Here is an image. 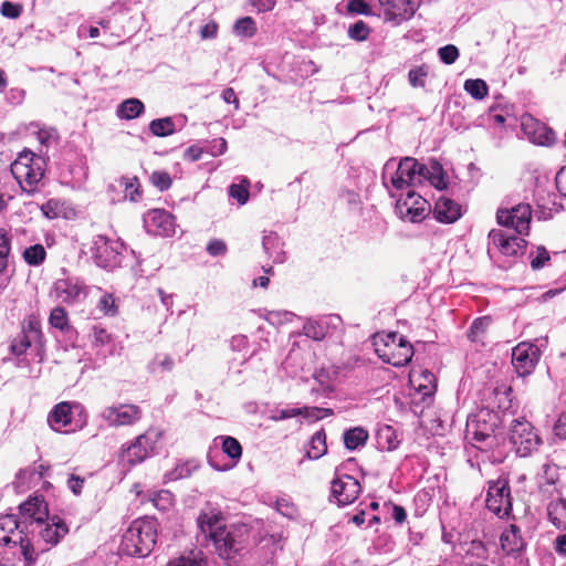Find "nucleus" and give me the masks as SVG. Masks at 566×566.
<instances>
[{"label":"nucleus","instance_id":"obj_53","mask_svg":"<svg viewBox=\"0 0 566 566\" xmlns=\"http://www.w3.org/2000/svg\"><path fill=\"white\" fill-rule=\"evenodd\" d=\"M346 9L350 13H358L365 15L371 14L370 7L365 2V0H349Z\"/></svg>","mask_w":566,"mask_h":566},{"label":"nucleus","instance_id":"obj_30","mask_svg":"<svg viewBox=\"0 0 566 566\" xmlns=\"http://www.w3.org/2000/svg\"><path fill=\"white\" fill-rule=\"evenodd\" d=\"M49 323L52 327L66 333L71 331L72 326L70 324L67 312L62 306L54 307L49 317Z\"/></svg>","mask_w":566,"mask_h":566},{"label":"nucleus","instance_id":"obj_64","mask_svg":"<svg viewBox=\"0 0 566 566\" xmlns=\"http://www.w3.org/2000/svg\"><path fill=\"white\" fill-rule=\"evenodd\" d=\"M556 186L559 192L566 197V167L562 168L556 175Z\"/></svg>","mask_w":566,"mask_h":566},{"label":"nucleus","instance_id":"obj_45","mask_svg":"<svg viewBox=\"0 0 566 566\" xmlns=\"http://www.w3.org/2000/svg\"><path fill=\"white\" fill-rule=\"evenodd\" d=\"M98 308L108 316H115L118 313V305L113 294L106 293L98 301Z\"/></svg>","mask_w":566,"mask_h":566},{"label":"nucleus","instance_id":"obj_58","mask_svg":"<svg viewBox=\"0 0 566 566\" xmlns=\"http://www.w3.org/2000/svg\"><path fill=\"white\" fill-rule=\"evenodd\" d=\"M84 483L85 479L76 474H72L67 480V485L75 495L81 494Z\"/></svg>","mask_w":566,"mask_h":566},{"label":"nucleus","instance_id":"obj_42","mask_svg":"<svg viewBox=\"0 0 566 566\" xmlns=\"http://www.w3.org/2000/svg\"><path fill=\"white\" fill-rule=\"evenodd\" d=\"M370 28L363 20L356 21L348 28V36L356 41H365L368 39Z\"/></svg>","mask_w":566,"mask_h":566},{"label":"nucleus","instance_id":"obj_44","mask_svg":"<svg viewBox=\"0 0 566 566\" xmlns=\"http://www.w3.org/2000/svg\"><path fill=\"white\" fill-rule=\"evenodd\" d=\"M22 333L29 334L33 342H41L43 338L41 323L35 316L28 318L27 324L22 328Z\"/></svg>","mask_w":566,"mask_h":566},{"label":"nucleus","instance_id":"obj_60","mask_svg":"<svg viewBox=\"0 0 566 566\" xmlns=\"http://www.w3.org/2000/svg\"><path fill=\"white\" fill-rule=\"evenodd\" d=\"M11 251V238L9 232L4 228H0V253L10 254Z\"/></svg>","mask_w":566,"mask_h":566},{"label":"nucleus","instance_id":"obj_21","mask_svg":"<svg viewBox=\"0 0 566 566\" xmlns=\"http://www.w3.org/2000/svg\"><path fill=\"white\" fill-rule=\"evenodd\" d=\"M40 210L48 219H72L76 216V211L71 203L59 198L49 199L40 207Z\"/></svg>","mask_w":566,"mask_h":566},{"label":"nucleus","instance_id":"obj_48","mask_svg":"<svg viewBox=\"0 0 566 566\" xmlns=\"http://www.w3.org/2000/svg\"><path fill=\"white\" fill-rule=\"evenodd\" d=\"M438 55L444 64H453L459 57V49L453 44H448L438 50Z\"/></svg>","mask_w":566,"mask_h":566},{"label":"nucleus","instance_id":"obj_7","mask_svg":"<svg viewBox=\"0 0 566 566\" xmlns=\"http://www.w3.org/2000/svg\"><path fill=\"white\" fill-rule=\"evenodd\" d=\"M510 442L514 446L517 454L527 457L537 450L542 440L530 421L515 419L510 428Z\"/></svg>","mask_w":566,"mask_h":566},{"label":"nucleus","instance_id":"obj_63","mask_svg":"<svg viewBox=\"0 0 566 566\" xmlns=\"http://www.w3.org/2000/svg\"><path fill=\"white\" fill-rule=\"evenodd\" d=\"M296 416H305V410L303 408H291V409H283L280 411V415L275 417V419H287L293 418Z\"/></svg>","mask_w":566,"mask_h":566},{"label":"nucleus","instance_id":"obj_5","mask_svg":"<svg viewBox=\"0 0 566 566\" xmlns=\"http://www.w3.org/2000/svg\"><path fill=\"white\" fill-rule=\"evenodd\" d=\"M499 426V415L491 410H481L468 420L467 436L473 446L480 450H488L496 444L495 430Z\"/></svg>","mask_w":566,"mask_h":566},{"label":"nucleus","instance_id":"obj_49","mask_svg":"<svg viewBox=\"0 0 566 566\" xmlns=\"http://www.w3.org/2000/svg\"><path fill=\"white\" fill-rule=\"evenodd\" d=\"M151 502L157 509L167 510L172 505V494L167 490H161L151 497Z\"/></svg>","mask_w":566,"mask_h":566},{"label":"nucleus","instance_id":"obj_59","mask_svg":"<svg viewBox=\"0 0 566 566\" xmlns=\"http://www.w3.org/2000/svg\"><path fill=\"white\" fill-rule=\"evenodd\" d=\"M304 334L307 337H311L316 340L322 339L324 337L323 329L317 324L314 323H307L304 326Z\"/></svg>","mask_w":566,"mask_h":566},{"label":"nucleus","instance_id":"obj_62","mask_svg":"<svg viewBox=\"0 0 566 566\" xmlns=\"http://www.w3.org/2000/svg\"><path fill=\"white\" fill-rule=\"evenodd\" d=\"M217 33H218V24L216 22L207 23L200 30V34H201L202 39H213L217 36Z\"/></svg>","mask_w":566,"mask_h":566},{"label":"nucleus","instance_id":"obj_23","mask_svg":"<svg viewBox=\"0 0 566 566\" xmlns=\"http://www.w3.org/2000/svg\"><path fill=\"white\" fill-rule=\"evenodd\" d=\"M20 513L35 522H43L49 516L48 505L42 496H31L19 506Z\"/></svg>","mask_w":566,"mask_h":566},{"label":"nucleus","instance_id":"obj_17","mask_svg":"<svg viewBox=\"0 0 566 566\" xmlns=\"http://www.w3.org/2000/svg\"><path fill=\"white\" fill-rule=\"evenodd\" d=\"M462 216V207L455 200L440 196L434 203L433 217L441 223H454Z\"/></svg>","mask_w":566,"mask_h":566},{"label":"nucleus","instance_id":"obj_4","mask_svg":"<svg viewBox=\"0 0 566 566\" xmlns=\"http://www.w3.org/2000/svg\"><path fill=\"white\" fill-rule=\"evenodd\" d=\"M374 346L377 356L395 367L407 365L413 356L412 345L396 332L376 334Z\"/></svg>","mask_w":566,"mask_h":566},{"label":"nucleus","instance_id":"obj_50","mask_svg":"<svg viewBox=\"0 0 566 566\" xmlns=\"http://www.w3.org/2000/svg\"><path fill=\"white\" fill-rule=\"evenodd\" d=\"M424 380L428 381V384H418V385H413L415 386V389L422 394L423 397H427V396H431L434 390H436V384L433 382V375L429 371H426L422 374ZM411 384H415V380L411 379Z\"/></svg>","mask_w":566,"mask_h":566},{"label":"nucleus","instance_id":"obj_34","mask_svg":"<svg viewBox=\"0 0 566 566\" xmlns=\"http://www.w3.org/2000/svg\"><path fill=\"white\" fill-rule=\"evenodd\" d=\"M150 132L158 137H166L175 133V123L170 117L157 118L149 124Z\"/></svg>","mask_w":566,"mask_h":566},{"label":"nucleus","instance_id":"obj_25","mask_svg":"<svg viewBox=\"0 0 566 566\" xmlns=\"http://www.w3.org/2000/svg\"><path fill=\"white\" fill-rule=\"evenodd\" d=\"M69 532V527L59 517L52 518V524H48L41 532L40 535L42 539L51 545H56L62 537H64Z\"/></svg>","mask_w":566,"mask_h":566},{"label":"nucleus","instance_id":"obj_1","mask_svg":"<svg viewBox=\"0 0 566 566\" xmlns=\"http://www.w3.org/2000/svg\"><path fill=\"white\" fill-rule=\"evenodd\" d=\"M197 522L205 536L212 541L217 555L223 560H233L249 544L248 525L240 523L226 525L220 511L201 512Z\"/></svg>","mask_w":566,"mask_h":566},{"label":"nucleus","instance_id":"obj_57","mask_svg":"<svg viewBox=\"0 0 566 566\" xmlns=\"http://www.w3.org/2000/svg\"><path fill=\"white\" fill-rule=\"evenodd\" d=\"M250 3L259 13L272 11L276 0H250Z\"/></svg>","mask_w":566,"mask_h":566},{"label":"nucleus","instance_id":"obj_24","mask_svg":"<svg viewBox=\"0 0 566 566\" xmlns=\"http://www.w3.org/2000/svg\"><path fill=\"white\" fill-rule=\"evenodd\" d=\"M500 541L502 549L507 555L521 552L524 547V539L521 535V531L514 524H511L503 531Z\"/></svg>","mask_w":566,"mask_h":566},{"label":"nucleus","instance_id":"obj_32","mask_svg":"<svg viewBox=\"0 0 566 566\" xmlns=\"http://www.w3.org/2000/svg\"><path fill=\"white\" fill-rule=\"evenodd\" d=\"M551 522L558 528L566 530V499H560L548 507Z\"/></svg>","mask_w":566,"mask_h":566},{"label":"nucleus","instance_id":"obj_2","mask_svg":"<svg viewBox=\"0 0 566 566\" xmlns=\"http://www.w3.org/2000/svg\"><path fill=\"white\" fill-rule=\"evenodd\" d=\"M157 521L153 518L135 520L123 535V552L130 556H148L157 542Z\"/></svg>","mask_w":566,"mask_h":566},{"label":"nucleus","instance_id":"obj_28","mask_svg":"<svg viewBox=\"0 0 566 566\" xmlns=\"http://www.w3.org/2000/svg\"><path fill=\"white\" fill-rule=\"evenodd\" d=\"M368 431L361 427H356L345 431L344 444L348 450H355L360 446H364L368 439Z\"/></svg>","mask_w":566,"mask_h":566},{"label":"nucleus","instance_id":"obj_6","mask_svg":"<svg viewBox=\"0 0 566 566\" xmlns=\"http://www.w3.org/2000/svg\"><path fill=\"white\" fill-rule=\"evenodd\" d=\"M161 433L153 429L138 434L135 439L124 443L119 450V458L129 465H136L144 462L154 451L155 444L160 439Z\"/></svg>","mask_w":566,"mask_h":566},{"label":"nucleus","instance_id":"obj_39","mask_svg":"<svg viewBox=\"0 0 566 566\" xmlns=\"http://www.w3.org/2000/svg\"><path fill=\"white\" fill-rule=\"evenodd\" d=\"M31 336L27 333L18 335L10 345V350L15 356L23 355L32 344Z\"/></svg>","mask_w":566,"mask_h":566},{"label":"nucleus","instance_id":"obj_19","mask_svg":"<svg viewBox=\"0 0 566 566\" xmlns=\"http://www.w3.org/2000/svg\"><path fill=\"white\" fill-rule=\"evenodd\" d=\"M73 406L70 401H61L53 407L48 416V423L52 430L61 432L72 423Z\"/></svg>","mask_w":566,"mask_h":566},{"label":"nucleus","instance_id":"obj_12","mask_svg":"<svg viewBox=\"0 0 566 566\" xmlns=\"http://www.w3.org/2000/svg\"><path fill=\"white\" fill-rule=\"evenodd\" d=\"M524 134L539 146H552L556 140L555 132L532 115H524L521 123Z\"/></svg>","mask_w":566,"mask_h":566},{"label":"nucleus","instance_id":"obj_37","mask_svg":"<svg viewBox=\"0 0 566 566\" xmlns=\"http://www.w3.org/2000/svg\"><path fill=\"white\" fill-rule=\"evenodd\" d=\"M464 90L475 99H483L489 93L485 81L481 78L467 80L464 82Z\"/></svg>","mask_w":566,"mask_h":566},{"label":"nucleus","instance_id":"obj_41","mask_svg":"<svg viewBox=\"0 0 566 566\" xmlns=\"http://www.w3.org/2000/svg\"><path fill=\"white\" fill-rule=\"evenodd\" d=\"M249 187L250 184L248 181L233 184L229 188V195L231 198L235 199L239 205H244L249 200Z\"/></svg>","mask_w":566,"mask_h":566},{"label":"nucleus","instance_id":"obj_20","mask_svg":"<svg viewBox=\"0 0 566 566\" xmlns=\"http://www.w3.org/2000/svg\"><path fill=\"white\" fill-rule=\"evenodd\" d=\"M415 13L416 7L410 0H394L384 11L385 20L395 24L410 20Z\"/></svg>","mask_w":566,"mask_h":566},{"label":"nucleus","instance_id":"obj_26","mask_svg":"<svg viewBox=\"0 0 566 566\" xmlns=\"http://www.w3.org/2000/svg\"><path fill=\"white\" fill-rule=\"evenodd\" d=\"M167 566H208V559L200 549H191L174 558Z\"/></svg>","mask_w":566,"mask_h":566},{"label":"nucleus","instance_id":"obj_15","mask_svg":"<svg viewBox=\"0 0 566 566\" xmlns=\"http://www.w3.org/2000/svg\"><path fill=\"white\" fill-rule=\"evenodd\" d=\"M361 492L360 483L352 475L343 474L332 481V494L339 505H348L356 501Z\"/></svg>","mask_w":566,"mask_h":566},{"label":"nucleus","instance_id":"obj_9","mask_svg":"<svg viewBox=\"0 0 566 566\" xmlns=\"http://www.w3.org/2000/svg\"><path fill=\"white\" fill-rule=\"evenodd\" d=\"M497 223L512 228L520 235H528L532 221V207L528 203H520L512 209H500L496 212Z\"/></svg>","mask_w":566,"mask_h":566},{"label":"nucleus","instance_id":"obj_35","mask_svg":"<svg viewBox=\"0 0 566 566\" xmlns=\"http://www.w3.org/2000/svg\"><path fill=\"white\" fill-rule=\"evenodd\" d=\"M428 181L438 190H443L448 187L443 167L437 160H432V170L431 174L428 175Z\"/></svg>","mask_w":566,"mask_h":566},{"label":"nucleus","instance_id":"obj_40","mask_svg":"<svg viewBox=\"0 0 566 566\" xmlns=\"http://www.w3.org/2000/svg\"><path fill=\"white\" fill-rule=\"evenodd\" d=\"M222 451L233 460H239L242 455V447L240 442L233 437L223 438Z\"/></svg>","mask_w":566,"mask_h":566},{"label":"nucleus","instance_id":"obj_22","mask_svg":"<svg viewBox=\"0 0 566 566\" xmlns=\"http://www.w3.org/2000/svg\"><path fill=\"white\" fill-rule=\"evenodd\" d=\"M18 517L13 514H6L0 516V544L7 546L11 543L18 544L23 535L18 531Z\"/></svg>","mask_w":566,"mask_h":566},{"label":"nucleus","instance_id":"obj_43","mask_svg":"<svg viewBox=\"0 0 566 566\" xmlns=\"http://www.w3.org/2000/svg\"><path fill=\"white\" fill-rule=\"evenodd\" d=\"M151 184L160 191L168 190L172 185L170 175L165 170H156L150 175Z\"/></svg>","mask_w":566,"mask_h":566},{"label":"nucleus","instance_id":"obj_16","mask_svg":"<svg viewBox=\"0 0 566 566\" xmlns=\"http://www.w3.org/2000/svg\"><path fill=\"white\" fill-rule=\"evenodd\" d=\"M148 231L155 235L170 237L175 233L176 218L165 209H153L145 216Z\"/></svg>","mask_w":566,"mask_h":566},{"label":"nucleus","instance_id":"obj_46","mask_svg":"<svg viewBox=\"0 0 566 566\" xmlns=\"http://www.w3.org/2000/svg\"><path fill=\"white\" fill-rule=\"evenodd\" d=\"M428 70L426 65L415 67L409 71L408 78L413 87H424Z\"/></svg>","mask_w":566,"mask_h":566},{"label":"nucleus","instance_id":"obj_54","mask_svg":"<svg viewBox=\"0 0 566 566\" xmlns=\"http://www.w3.org/2000/svg\"><path fill=\"white\" fill-rule=\"evenodd\" d=\"M93 332H94L93 333L94 346H105L112 342V336L109 333H107V331L105 328L99 327V326H94Z\"/></svg>","mask_w":566,"mask_h":566},{"label":"nucleus","instance_id":"obj_36","mask_svg":"<svg viewBox=\"0 0 566 566\" xmlns=\"http://www.w3.org/2000/svg\"><path fill=\"white\" fill-rule=\"evenodd\" d=\"M489 325L490 318L488 317H479L474 319L468 332L469 339L473 343L481 342L482 337L486 333Z\"/></svg>","mask_w":566,"mask_h":566},{"label":"nucleus","instance_id":"obj_27","mask_svg":"<svg viewBox=\"0 0 566 566\" xmlns=\"http://www.w3.org/2000/svg\"><path fill=\"white\" fill-rule=\"evenodd\" d=\"M145 111L144 103L138 98H128L122 102L117 108V116L127 120L137 118Z\"/></svg>","mask_w":566,"mask_h":566},{"label":"nucleus","instance_id":"obj_52","mask_svg":"<svg viewBox=\"0 0 566 566\" xmlns=\"http://www.w3.org/2000/svg\"><path fill=\"white\" fill-rule=\"evenodd\" d=\"M175 361L168 355H158L153 361L154 370L171 371L174 369Z\"/></svg>","mask_w":566,"mask_h":566},{"label":"nucleus","instance_id":"obj_8","mask_svg":"<svg viewBox=\"0 0 566 566\" xmlns=\"http://www.w3.org/2000/svg\"><path fill=\"white\" fill-rule=\"evenodd\" d=\"M486 507L499 517L509 516L512 511V499L509 480L499 478L489 482Z\"/></svg>","mask_w":566,"mask_h":566},{"label":"nucleus","instance_id":"obj_3","mask_svg":"<svg viewBox=\"0 0 566 566\" xmlns=\"http://www.w3.org/2000/svg\"><path fill=\"white\" fill-rule=\"evenodd\" d=\"M46 163L44 158L29 149L22 150L10 166V171L21 190L32 195L44 177Z\"/></svg>","mask_w":566,"mask_h":566},{"label":"nucleus","instance_id":"obj_14","mask_svg":"<svg viewBox=\"0 0 566 566\" xmlns=\"http://www.w3.org/2000/svg\"><path fill=\"white\" fill-rule=\"evenodd\" d=\"M397 208L402 217L411 222L423 220L430 211L429 202L415 191H409L406 198L399 199Z\"/></svg>","mask_w":566,"mask_h":566},{"label":"nucleus","instance_id":"obj_61","mask_svg":"<svg viewBox=\"0 0 566 566\" xmlns=\"http://www.w3.org/2000/svg\"><path fill=\"white\" fill-rule=\"evenodd\" d=\"M222 99L228 104H233L235 109L240 107V101L232 87H228L222 92Z\"/></svg>","mask_w":566,"mask_h":566},{"label":"nucleus","instance_id":"obj_56","mask_svg":"<svg viewBox=\"0 0 566 566\" xmlns=\"http://www.w3.org/2000/svg\"><path fill=\"white\" fill-rule=\"evenodd\" d=\"M553 431L559 440H566V411L559 415L554 423Z\"/></svg>","mask_w":566,"mask_h":566},{"label":"nucleus","instance_id":"obj_29","mask_svg":"<svg viewBox=\"0 0 566 566\" xmlns=\"http://www.w3.org/2000/svg\"><path fill=\"white\" fill-rule=\"evenodd\" d=\"M23 261L30 265V266H39L41 265L45 259H46V251L45 248L40 244H33L31 247H28L22 252Z\"/></svg>","mask_w":566,"mask_h":566},{"label":"nucleus","instance_id":"obj_10","mask_svg":"<svg viewBox=\"0 0 566 566\" xmlns=\"http://www.w3.org/2000/svg\"><path fill=\"white\" fill-rule=\"evenodd\" d=\"M102 417L109 427H132L142 420L143 410L135 403H119L106 407Z\"/></svg>","mask_w":566,"mask_h":566},{"label":"nucleus","instance_id":"obj_13","mask_svg":"<svg viewBox=\"0 0 566 566\" xmlns=\"http://www.w3.org/2000/svg\"><path fill=\"white\" fill-rule=\"evenodd\" d=\"M489 239L505 256L523 255L528 244L522 237L509 235L505 231L500 229L491 230Z\"/></svg>","mask_w":566,"mask_h":566},{"label":"nucleus","instance_id":"obj_55","mask_svg":"<svg viewBox=\"0 0 566 566\" xmlns=\"http://www.w3.org/2000/svg\"><path fill=\"white\" fill-rule=\"evenodd\" d=\"M207 252L212 256L222 255L227 252V244L220 239H212L207 244Z\"/></svg>","mask_w":566,"mask_h":566},{"label":"nucleus","instance_id":"obj_18","mask_svg":"<svg viewBox=\"0 0 566 566\" xmlns=\"http://www.w3.org/2000/svg\"><path fill=\"white\" fill-rule=\"evenodd\" d=\"M419 163L412 157H405L400 160L396 174L391 177V184L396 189L416 184V168Z\"/></svg>","mask_w":566,"mask_h":566},{"label":"nucleus","instance_id":"obj_11","mask_svg":"<svg viewBox=\"0 0 566 566\" xmlns=\"http://www.w3.org/2000/svg\"><path fill=\"white\" fill-rule=\"evenodd\" d=\"M541 357L539 348L531 343L522 342L512 350V365L521 377L531 375Z\"/></svg>","mask_w":566,"mask_h":566},{"label":"nucleus","instance_id":"obj_38","mask_svg":"<svg viewBox=\"0 0 566 566\" xmlns=\"http://www.w3.org/2000/svg\"><path fill=\"white\" fill-rule=\"evenodd\" d=\"M18 543L20 545L25 566H33L36 562L38 555L31 544V541L28 537L22 536L18 539Z\"/></svg>","mask_w":566,"mask_h":566},{"label":"nucleus","instance_id":"obj_31","mask_svg":"<svg viewBox=\"0 0 566 566\" xmlns=\"http://www.w3.org/2000/svg\"><path fill=\"white\" fill-rule=\"evenodd\" d=\"M326 433L324 430L315 432L311 439L310 449L307 450L308 458L319 459L326 453Z\"/></svg>","mask_w":566,"mask_h":566},{"label":"nucleus","instance_id":"obj_47","mask_svg":"<svg viewBox=\"0 0 566 566\" xmlns=\"http://www.w3.org/2000/svg\"><path fill=\"white\" fill-rule=\"evenodd\" d=\"M551 261V255L545 247L539 245L536 249V255L531 260V268L534 271L541 270Z\"/></svg>","mask_w":566,"mask_h":566},{"label":"nucleus","instance_id":"obj_51","mask_svg":"<svg viewBox=\"0 0 566 566\" xmlns=\"http://www.w3.org/2000/svg\"><path fill=\"white\" fill-rule=\"evenodd\" d=\"M22 6L10 1H4L1 4L0 12L3 17L10 19H18L22 13Z\"/></svg>","mask_w":566,"mask_h":566},{"label":"nucleus","instance_id":"obj_33","mask_svg":"<svg viewBox=\"0 0 566 566\" xmlns=\"http://www.w3.org/2000/svg\"><path fill=\"white\" fill-rule=\"evenodd\" d=\"M256 23L251 17H243L235 21L233 32L241 38H252L256 34Z\"/></svg>","mask_w":566,"mask_h":566}]
</instances>
